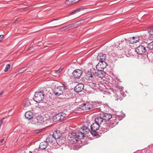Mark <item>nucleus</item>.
Listing matches in <instances>:
<instances>
[{
	"label": "nucleus",
	"instance_id": "nucleus-39",
	"mask_svg": "<svg viewBox=\"0 0 153 153\" xmlns=\"http://www.w3.org/2000/svg\"><path fill=\"white\" fill-rule=\"evenodd\" d=\"M3 120V119H2L0 121V128L1 127V125L2 124Z\"/></svg>",
	"mask_w": 153,
	"mask_h": 153
},
{
	"label": "nucleus",
	"instance_id": "nucleus-15",
	"mask_svg": "<svg viewBox=\"0 0 153 153\" xmlns=\"http://www.w3.org/2000/svg\"><path fill=\"white\" fill-rule=\"evenodd\" d=\"M48 146V143L46 141L42 142L40 143L39 146V148L41 150L46 149Z\"/></svg>",
	"mask_w": 153,
	"mask_h": 153
},
{
	"label": "nucleus",
	"instance_id": "nucleus-21",
	"mask_svg": "<svg viewBox=\"0 0 153 153\" xmlns=\"http://www.w3.org/2000/svg\"><path fill=\"white\" fill-rule=\"evenodd\" d=\"M74 134L75 135L76 137L80 139H81L84 136V134L81 131L74 133Z\"/></svg>",
	"mask_w": 153,
	"mask_h": 153
},
{
	"label": "nucleus",
	"instance_id": "nucleus-43",
	"mask_svg": "<svg viewBox=\"0 0 153 153\" xmlns=\"http://www.w3.org/2000/svg\"><path fill=\"white\" fill-rule=\"evenodd\" d=\"M4 140V139H2L1 140H0V142L1 143H2L3 142V140Z\"/></svg>",
	"mask_w": 153,
	"mask_h": 153
},
{
	"label": "nucleus",
	"instance_id": "nucleus-9",
	"mask_svg": "<svg viewBox=\"0 0 153 153\" xmlns=\"http://www.w3.org/2000/svg\"><path fill=\"white\" fill-rule=\"evenodd\" d=\"M95 76L100 78H102L105 75V73L101 70H97V71L95 72Z\"/></svg>",
	"mask_w": 153,
	"mask_h": 153
},
{
	"label": "nucleus",
	"instance_id": "nucleus-48",
	"mask_svg": "<svg viewBox=\"0 0 153 153\" xmlns=\"http://www.w3.org/2000/svg\"><path fill=\"white\" fill-rule=\"evenodd\" d=\"M107 121H108V122H109V121H106V122H107Z\"/></svg>",
	"mask_w": 153,
	"mask_h": 153
},
{
	"label": "nucleus",
	"instance_id": "nucleus-25",
	"mask_svg": "<svg viewBox=\"0 0 153 153\" xmlns=\"http://www.w3.org/2000/svg\"><path fill=\"white\" fill-rule=\"evenodd\" d=\"M147 48L149 49H153V42H152L147 45Z\"/></svg>",
	"mask_w": 153,
	"mask_h": 153
},
{
	"label": "nucleus",
	"instance_id": "nucleus-16",
	"mask_svg": "<svg viewBox=\"0 0 153 153\" xmlns=\"http://www.w3.org/2000/svg\"><path fill=\"white\" fill-rule=\"evenodd\" d=\"M140 39L139 37L138 36L136 37H133L132 38H130L129 40L130 43L131 44H133L134 43H136L138 42Z\"/></svg>",
	"mask_w": 153,
	"mask_h": 153
},
{
	"label": "nucleus",
	"instance_id": "nucleus-17",
	"mask_svg": "<svg viewBox=\"0 0 153 153\" xmlns=\"http://www.w3.org/2000/svg\"><path fill=\"white\" fill-rule=\"evenodd\" d=\"M94 75L91 71H88L86 74L85 78L88 79L92 80L94 78Z\"/></svg>",
	"mask_w": 153,
	"mask_h": 153
},
{
	"label": "nucleus",
	"instance_id": "nucleus-19",
	"mask_svg": "<svg viewBox=\"0 0 153 153\" xmlns=\"http://www.w3.org/2000/svg\"><path fill=\"white\" fill-rule=\"evenodd\" d=\"M80 131L84 134H86L89 132V129L86 126H84L80 129Z\"/></svg>",
	"mask_w": 153,
	"mask_h": 153
},
{
	"label": "nucleus",
	"instance_id": "nucleus-42",
	"mask_svg": "<svg viewBox=\"0 0 153 153\" xmlns=\"http://www.w3.org/2000/svg\"><path fill=\"white\" fill-rule=\"evenodd\" d=\"M71 0L72 1V2L73 3V4L76 3L75 2V1H76V0Z\"/></svg>",
	"mask_w": 153,
	"mask_h": 153
},
{
	"label": "nucleus",
	"instance_id": "nucleus-5",
	"mask_svg": "<svg viewBox=\"0 0 153 153\" xmlns=\"http://www.w3.org/2000/svg\"><path fill=\"white\" fill-rule=\"evenodd\" d=\"M82 71L80 69H76L72 73L74 77L76 78H79L82 74Z\"/></svg>",
	"mask_w": 153,
	"mask_h": 153
},
{
	"label": "nucleus",
	"instance_id": "nucleus-37",
	"mask_svg": "<svg viewBox=\"0 0 153 153\" xmlns=\"http://www.w3.org/2000/svg\"><path fill=\"white\" fill-rule=\"evenodd\" d=\"M57 74H56V71L55 72L53 71V72H52V74L53 76H56Z\"/></svg>",
	"mask_w": 153,
	"mask_h": 153
},
{
	"label": "nucleus",
	"instance_id": "nucleus-34",
	"mask_svg": "<svg viewBox=\"0 0 153 153\" xmlns=\"http://www.w3.org/2000/svg\"><path fill=\"white\" fill-rule=\"evenodd\" d=\"M89 85L92 88L94 89V87L96 86V84L95 83H91Z\"/></svg>",
	"mask_w": 153,
	"mask_h": 153
},
{
	"label": "nucleus",
	"instance_id": "nucleus-29",
	"mask_svg": "<svg viewBox=\"0 0 153 153\" xmlns=\"http://www.w3.org/2000/svg\"><path fill=\"white\" fill-rule=\"evenodd\" d=\"M10 65L9 64H7L6 65V67L5 69H4V72H7L8 71L9 69H10Z\"/></svg>",
	"mask_w": 153,
	"mask_h": 153
},
{
	"label": "nucleus",
	"instance_id": "nucleus-14",
	"mask_svg": "<svg viewBox=\"0 0 153 153\" xmlns=\"http://www.w3.org/2000/svg\"><path fill=\"white\" fill-rule=\"evenodd\" d=\"M112 117V115L111 114H109L105 113L104 114L102 117L104 120V121L106 122L107 121H108Z\"/></svg>",
	"mask_w": 153,
	"mask_h": 153
},
{
	"label": "nucleus",
	"instance_id": "nucleus-22",
	"mask_svg": "<svg viewBox=\"0 0 153 153\" xmlns=\"http://www.w3.org/2000/svg\"><path fill=\"white\" fill-rule=\"evenodd\" d=\"M60 121H63L65 119L66 114L64 113H61L58 114Z\"/></svg>",
	"mask_w": 153,
	"mask_h": 153
},
{
	"label": "nucleus",
	"instance_id": "nucleus-44",
	"mask_svg": "<svg viewBox=\"0 0 153 153\" xmlns=\"http://www.w3.org/2000/svg\"><path fill=\"white\" fill-rule=\"evenodd\" d=\"M76 0V1H75V2H77L78 1H79L80 0Z\"/></svg>",
	"mask_w": 153,
	"mask_h": 153
},
{
	"label": "nucleus",
	"instance_id": "nucleus-7",
	"mask_svg": "<svg viewBox=\"0 0 153 153\" xmlns=\"http://www.w3.org/2000/svg\"><path fill=\"white\" fill-rule=\"evenodd\" d=\"M91 107V105L89 104L88 102L86 103H83L82 105H81L80 108L84 110H87L90 109Z\"/></svg>",
	"mask_w": 153,
	"mask_h": 153
},
{
	"label": "nucleus",
	"instance_id": "nucleus-38",
	"mask_svg": "<svg viewBox=\"0 0 153 153\" xmlns=\"http://www.w3.org/2000/svg\"><path fill=\"white\" fill-rule=\"evenodd\" d=\"M61 22H62V20H61L60 21L56 22H55V25L58 24H60V23H61Z\"/></svg>",
	"mask_w": 153,
	"mask_h": 153
},
{
	"label": "nucleus",
	"instance_id": "nucleus-26",
	"mask_svg": "<svg viewBox=\"0 0 153 153\" xmlns=\"http://www.w3.org/2000/svg\"><path fill=\"white\" fill-rule=\"evenodd\" d=\"M70 30L69 25H67L65 27H63V28H61V30L62 31L64 30Z\"/></svg>",
	"mask_w": 153,
	"mask_h": 153
},
{
	"label": "nucleus",
	"instance_id": "nucleus-33",
	"mask_svg": "<svg viewBox=\"0 0 153 153\" xmlns=\"http://www.w3.org/2000/svg\"><path fill=\"white\" fill-rule=\"evenodd\" d=\"M75 133H70L68 135V137H70L71 138H75L76 136L74 134Z\"/></svg>",
	"mask_w": 153,
	"mask_h": 153
},
{
	"label": "nucleus",
	"instance_id": "nucleus-8",
	"mask_svg": "<svg viewBox=\"0 0 153 153\" xmlns=\"http://www.w3.org/2000/svg\"><path fill=\"white\" fill-rule=\"evenodd\" d=\"M56 140L53 135H50L47 138L46 142L50 144H54L55 143Z\"/></svg>",
	"mask_w": 153,
	"mask_h": 153
},
{
	"label": "nucleus",
	"instance_id": "nucleus-35",
	"mask_svg": "<svg viewBox=\"0 0 153 153\" xmlns=\"http://www.w3.org/2000/svg\"><path fill=\"white\" fill-rule=\"evenodd\" d=\"M83 9V8H79V9H77V10H75V11H73V12L71 13V14H72L74 13H75L76 12H77V11H79L81 10H82V9Z\"/></svg>",
	"mask_w": 153,
	"mask_h": 153
},
{
	"label": "nucleus",
	"instance_id": "nucleus-45",
	"mask_svg": "<svg viewBox=\"0 0 153 153\" xmlns=\"http://www.w3.org/2000/svg\"><path fill=\"white\" fill-rule=\"evenodd\" d=\"M150 27L151 28H153V26H150Z\"/></svg>",
	"mask_w": 153,
	"mask_h": 153
},
{
	"label": "nucleus",
	"instance_id": "nucleus-30",
	"mask_svg": "<svg viewBox=\"0 0 153 153\" xmlns=\"http://www.w3.org/2000/svg\"><path fill=\"white\" fill-rule=\"evenodd\" d=\"M70 29H73L76 28V25L75 24H72L69 25Z\"/></svg>",
	"mask_w": 153,
	"mask_h": 153
},
{
	"label": "nucleus",
	"instance_id": "nucleus-41",
	"mask_svg": "<svg viewBox=\"0 0 153 153\" xmlns=\"http://www.w3.org/2000/svg\"><path fill=\"white\" fill-rule=\"evenodd\" d=\"M111 54H112L111 55L113 56H114L116 55V54H115L114 53H113V54L112 53H111Z\"/></svg>",
	"mask_w": 153,
	"mask_h": 153
},
{
	"label": "nucleus",
	"instance_id": "nucleus-24",
	"mask_svg": "<svg viewBox=\"0 0 153 153\" xmlns=\"http://www.w3.org/2000/svg\"><path fill=\"white\" fill-rule=\"evenodd\" d=\"M53 120L54 121H60L58 114L54 116Z\"/></svg>",
	"mask_w": 153,
	"mask_h": 153
},
{
	"label": "nucleus",
	"instance_id": "nucleus-6",
	"mask_svg": "<svg viewBox=\"0 0 153 153\" xmlns=\"http://www.w3.org/2000/svg\"><path fill=\"white\" fill-rule=\"evenodd\" d=\"M146 51L145 48L143 46H139L136 49V51L139 54H142Z\"/></svg>",
	"mask_w": 153,
	"mask_h": 153
},
{
	"label": "nucleus",
	"instance_id": "nucleus-28",
	"mask_svg": "<svg viewBox=\"0 0 153 153\" xmlns=\"http://www.w3.org/2000/svg\"><path fill=\"white\" fill-rule=\"evenodd\" d=\"M24 105L25 107H27L30 105V103L29 101L27 100L25 102Z\"/></svg>",
	"mask_w": 153,
	"mask_h": 153
},
{
	"label": "nucleus",
	"instance_id": "nucleus-23",
	"mask_svg": "<svg viewBox=\"0 0 153 153\" xmlns=\"http://www.w3.org/2000/svg\"><path fill=\"white\" fill-rule=\"evenodd\" d=\"M148 33L150 35L149 39L150 40H153V28L150 29Z\"/></svg>",
	"mask_w": 153,
	"mask_h": 153
},
{
	"label": "nucleus",
	"instance_id": "nucleus-2",
	"mask_svg": "<svg viewBox=\"0 0 153 153\" xmlns=\"http://www.w3.org/2000/svg\"><path fill=\"white\" fill-rule=\"evenodd\" d=\"M44 98V94L41 92H36L34 97V100L37 102L42 101Z\"/></svg>",
	"mask_w": 153,
	"mask_h": 153
},
{
	"label": "nucleus",
	"instance_id": "nucleus-40",
	"mask_svg": "<svg viewBox=\"0 0 153 153\" xmlns=\"http://www.w3.org/2000/svg\"><path fill=\"white\" fill-rule=\"evenodd\" d=\"M3 36V35H0V41H1L2 39V37Z\"/></svg>",
	"mask_w": 153,
	"mask_h": 153
},
{
	"label": "nucleus",
	"instance_id": "nucleus-13",
	"mask_svg": "<svg viewBox=\"0 0 153 153\" xmlns=\"http://www.w3.org/2000/svg\"><path fill=\"white\" fill-rule=\"evenodd\" d=\"M97 60L99 61H104L106 59V56L105 54L100 53L97 57Z\"/></svg>",
	"mask_w": 153,
	"mask_h": 153
},
{
	"label": "nucleus",
	"instance_id": "nucleus-1",
	"mask_svg": "<svg viewBox=\"0 0 153 153\" xmlns=\"http://www.w3.org/2000/svg\"><path fill=\"white\" fill-rule=\"evenodd\" d=\"M44 122V118L41 116H39L34 118L32 121V123L33 125L39 126Z\"/></svg>",
	"mask_w": 153,
	"mask_h": 153
},
{
	"label": "nucleus",
	"instance_id": "nucleus-4",
	"mask_svg": "<svg viewBox=\"0 0 153 153\" xmlns=\"http://www.w3.org/2000/svg\"><path fill=\"white\" fill-rule=\"evenodd\" d=\"M107 65V63L105 61H99L96 65V69L97 70H103Z\"/></svg>",
	"mask_w": 153,
	"mask_h": 153
},
{
	"label": "nucleus",
	"instance_id": "nucleus-10",
	"mask_svg": "<svg viewBox=\"0 0 153 153\" xmlns=\"http://www.w3.org/2000/svg\"><path fill=\"white\" fill-rule=\"evenodd\" d=\"M84 85L82 84H79L77 85L74 88V91L77 92L81 91L83 89Z\"/></svg>",
	"mask_w": 153,
	"mask_h": 153
},
{
	"label": "nucleus",
	"instance_id": "nucleus-3",
	"mask_svg": "<svg viewBox=\"0 0 153 153\" xmlns=\"http://www.w3.org/2000/svg\"><path fill=\"white\" fill-rule=\"evenodd\" d=\"M65 87L64 86H59L56 88L54 90L55 94L59 96L65 92Z\"/></svg>",
	"mask_w": 153,
	"mask_h": 153
},
{
	"label": "nucleus",
	"instance_id": "nucleus-36",
	"mask_svg": "<svg viewBox=\"0 0 153 153\" xmlns=\"http://www.w3.org/2000/svg\"><path fill=\"white\" fill-rule=\"evenodd\" d=\"M44 130V129H39V130L35 131V133H39L42 131H43Z\"/></svg>",
	"mask_w": 153,
	"mask_h": 153
},
{
	"label": "nucleus",
	"instance_id": "nucleus-11",
	"mask_svg": "<svg viewBox=\"0 0 153 153\" xmlns=\"http://www.w3.org/2000/svg\"><path fill=\"white\" fill-rule=\"evenodd\" d=\"M99 125L96 122L93 123L91 126V129L92 130V132H94L95 133L96 132H95L97 130L99 129Z\"/></svg>",
	"mask_w": 153,
	"mask_h": 153
},
{
	"label": "nucleus",
	"instance_id": "nucleus-46",
	"mask_svg": "<svg viewBox=\"0 0 153 153\" xmlns=\"http://www.w3.org/2000/svg\"><path fill=\"white\" fill-rule=\"evenodd\" d=\"M2 93H3V92H1V93H0V96L2 94Z\"/></svg>",
	"mask_w": 153,
	"mask_h": 153
},
{
	"label": "nucleus",
	"instance_id": "nucleus-12",
	"mask_svg": "<svg viewBox=\"0 0 153 153\" xmlns=\"http://www.w3.org/2000/svg\"><path fill=\"white\" fill-rule=\"evenodd\" d=\"M53 136L55 138L56 140L60 138L61 137L62 134L59 131H57L54 132Z\"/></svg>",
	"mask_w": 153,
	"mask_h": 153
},
{
	"label": "nucleus",
	"instance_id": "nucleus-47",
	"mask_svg": "<svg viewBox=\"0 0 153 153\" xmlns=\"http://www.w3.org/2000/svg\"><path fill=\"white\" fill-rule=\"evenodd\" d=\"M107 121H108V122H109V121H106V122H107Z\"/></svg>",
	"mask_w": 153,
	"mask_h": 153
},
{
	"label": "nucleus",
	"instance_id": "nucleus-18",
	"mask_svg": "<svg viewBox=\"0 0 153 153\" xmlns=\"http://www.w3.org/2000/svg\"><path fill=\"white\" fill-rule=\"evenodd\" d=\"M95 122L99 125L102 124V123L105 122L103 117H99L95 119Z\"/></svg>",
	"mask_w": 153,
	"mask_h": 153
},
{
	"label": "nucleus",
	"instance_id": "nucleus-32",
	"mask_svg": "<svg viewBox=\"0 0 153 153\" xmlns=\"http://www.w3.org/2000/svg\"><path fill=\"white\" fill-rule=\"evenodd\" d=\"M27 69L26 67L23 68L19 71V72L20 73H22L26 71Z\"/></svg>",
	"mask_w": 153,
	"mask_h": 153
},
{
	"label": "nucleus",
	"instance_id": "nucleus-27",
	"mask_svg": "<svg viewBox=\"0 0 153 153\" xmlns=\"http://www.w3.org/2000/svg\"><path fill=\"white\" fill-rule=\"evenodd\" d=\"M65 4L67 5H69L73 4L71 0H66L65 2Z\"/></svg>",
	"mask_w": 153,
	"mask_h": 153
},
{
	"label": "nucleus",
	"instance_id": "nucleus-20",
	"mask_svg": "<svg viewBox=\"0 0 153 153\" xmlns=\"http://www.w3.org/2000/svg\"><path fill=\"white\" fill-rule=\"evenodd\" d=\"M25 117L28 119H30L33 116V113L31 111H27L25 113Z\"/></svg>",
	"mask_w": 153,
	"mask_h": 153
},
{
	"label": "nucleus",
	"instance_id": "nucleus-31",
	"mask_svg": "<svg viewBox=\"0 0 153 153\" xmlns=\"http://www.w3.org/2000/svg\"><path fill=\"white\" fill-rule=\"evenodd\" d=\"M63 68V67H60L58 70L56 71V74H58L60 73L62 70Z\"/></svg>",
	"mask_w": 153,
	"mask_h": 153
}]
</instances>
